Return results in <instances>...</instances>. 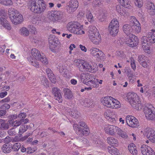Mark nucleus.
<instances>
[{"mask_svg":"<svg viewBox=\"0 0 155 155\" xmlns=\"http://www.w3.org/2000/svg\"><path fill=\"white\" fill-rule=\"evenodd\" d=\"M41 81L42 84L45 87L48 86L49 85L48 81L45 76H43L41 78Z\"/></svg>","mask_w":155,"mask_h":155,"instance_id":"ea45409f","label":"nucleus"},{"mask_svg":"<svg viewBox=\"0 0 155 155\" xmlns=\"http://www.w3.org/2000/svg\"><path fill=\"white\" fill-rule=\"evenodd\" d=\"M90 51L91 55L98 58H101L104 55V53L101 50L96 48H91Z\"/></svg>","mask_w":155,"mask_h":155,"instance_id":"dca6fc26","label":"nucleus"},{"mask_svg":"<svg viewBox=\"0 0 155 155\" xmlns=\"http://www.w3.org/2000/svg\"><path fill=\"white\" fill-rule=\"evenodd\" d=\"M63 91L66 99H70L72 98L73 95L71 91L68 88H64Z\"/></svg>","mask_w":155,"mask_h":155,"instance_id":"4be33fe9","label":"nucleus"},{"mask_svg":"<svg viewBox=\"0 0 155 155\" xmlns=\"http://www.w3.org/2000/svg\"><path fill=\"white\" fill-rule=\"evenodd\" d=\"M0 23L6 29L9 30L11 27L7 20L5 18L2 17L0 18Z\"/></svg>","mask_w":155,"mask_h":155,"instance_id":"412c9836","label":"nucleus"},{"mask_svg":"<svg viewBox=\"0 0 155 155\" xmlns=\"http://www.w3.org/2000/svg\"><path fill=\"white\" fill-rule=\"evenodd\" d=\"M31 54L27 58L28 61L32 65L36 68H39V64L37 60H39L41 56L40 51L36 48H33L31 51Z\"/></svg>","mask_w":155,"mask_h":155,"instance_id":"7ed1b4c3","label":"nucleus"},{"mask_svg":"<svg viewBox=\"0 0 155 155\" xmlns=\"http://www.w3.org/2000/svg\"><path fill=\"white\" fill-rule=\"evenodd\" d=\"M141 150L143 155H149L154 151L150 147L144 144L141 147Z\"/></svg>","mask_w":155,"mask_h":155,"instance_id":"6ab92c4d","label":"nucleus"},{"mask_svg":"<svg viewBox=\"0 0 155 155\" xmlns=\"http://www.w3.org/2000/svg\"><path fill=\"white\" fill-rule=\"evenodd\" d=\"M108 132L111 135L114 134V130L115 129V127H116L113 125H108Z\"/></svg>","mask_w":155,"mask_h":155,"instance_id":"c03bdc74","label":"nucleus"},{"mask_svg":"<svg viewBox=\"0 0 155 155\" xmlns=\"http://www.w3.org/2000/svg\"><path fill=\"white\" fill-rule=\"evenodd\" d=\"M18 116L17 114H14L12 115H10L8 116V117L11 119L10 120H14V119H15L17 118Z\"/></svg>","mask_w":155,"mask_h":155,"instance_id":"0e129e2a","label":"nucleus"},{"mask_svg":"<svg viewBox=\"0 0 155 155\" xmlns=\"http://www.w3.org/2000/svg\"><path fill=\"white\" fill-rule=\"evenodd\" d=\"M69 113L71 116L73 117L78 118L80 116V113L77 110H73L72 111H69Z\"/></svg>","mask_w":155,"mask_h":155,"instance_id":"4c0bfd02","label":"nucleus"},{"mask_svg":"<svg viewBox=\"0 0 155 155\" xmlns=\"http://www.w3.org/2000/svg\"><path fill=\"white\" fill-rule=\"evenodd\" d=\"M101 101L102 104L104 106H106L107 103V98L106 97H102L101 99Z\"/></svg>","mask_w":155,"mask_h":155,"instance_id":"69168bd1","label":"nucleus"},{"mask_svg":"<svg viewBox=\"0 0 155 155\" xmlns=\"http://www.w3.org/2000/svg\"><path fill=\"white\" fill-rule=\"evenodd\" d=\"M21 144L20 143H16L14 144L13 146H12V149H13L14 151H17L21 148Z\"/></svg>","mask_w":155,"mask_h":155,"instance_id":"49530a36","label":"nucleus"},{"mask_svg":"<svg viewBox=\"0 0 155 155\" xmlns=\"http://www.w3.org/2000/svg\"><path fill=\"white\" fill-rule=\"evenodd\" d=\"M73 127L76 130L77 134L80 136H83L85 134H88L89 130L85 122L82 121L79 123L78 124H74Z\"/></svg>","mask_w":155,"mask_h":155,"instance_id":"0eeeda50","label":"nucleus"},{"mask_svg":"<svg viewBox=\"0 0 155 155\" xmlns=\"http://www.w3.org/2000/svg\"><path fill=\"white\" fill-rule=\"evenodd\" d=\"M126 121L127 124L131 127H137L139 126L138 120L133 116L128 115L126 117Z\"/></svg>","mask_w":155,"mask_h":155,"instance_id":"9d476101","label":"nucleus"},{"mask_svg":"<svg viewBox=\"0 0 155 155\" xmlns=\"http://www.w3.org/2000/svg\"><path fill=\"white\" fill-rule=\"evenodd\" d=\"M113 104L114 107H113V109L118 108L121 107V104L120 102L115 99Z\"/></svg>","mask_w":155,"mask_h":155,"instance_id":"603ef678","label":"nucleus"},{"mask_svg":"<svg viewBox=\"0 0 155 155\" xmlns=\"http://www.w3.org/2000/svg\"><path fill=\"white\" fill-rule=\"evenodd\" d=\"M142 48L144 51L148 54L150 53V49L147 43L142 42Z\"/></svg>","mask_w":155,"mask_h":155,"instance_id":"58836bf2","label":"nucleus"},{"mask_svg":"<svg viewBox=\"0 0 155 155\" xmlns=\"http://www.w3.org/2000/svg\"><path fill=\"white\" fill-rule=\"evenodd\" d=\"M126 41V43L130 47H133L138 44V40L137 37L133 34L128 35Z\"/></svg>","mask_w":155,"mask_h":155,"instance_id":"f8f14e48","label":"nucleus"},{"mask_svg":"<svg viewBox=\"0 0 155 155\" xmlns=\"http://www.w3.org/2000/svg\"><path fill=\"white\" fill-rule=\"evenodd\" d=\"M86 18L88 21L90 22L93 21H94L93 16L92 14L89 11H88L86 14Z\"/></svg>","mask_w":155,"mask_h":155,"instance_id":"09e8293b","label":"nucleus"},{"mask_svg":"<svg viewBox=\"0 0 155 155\" xmlns=\"http://www.w3.org/2000/svg\"><path fill=\"white\" fill-rule=\"evenodd\" d=\"M147 8L150 14L152 15L155 14V6L153 3H149L147 4Z\"/></svg>","mask_w":155,"mask_h":155,"instance_id":"b1692460","label":"nucleus"},{"mask_svg":"<svg viewBox=\"0 0 155 155\" xmlns=\"http://www.w3.org/2000/svg\"><path fill=\"white\" fill-rule=\"evenodd\" d=\"M127 98L130 105L136 110H138L142 108L140 101L136 94L129 93Z\"/></svg>","mask_w":155,"mask_h":155,"instance_id":"39448f33","label":"nucleus"},{"mask_svg":"<svg viewBox=\"0 0 155 155\" xmlns=\"http://www.w3.org/2000/svg\"><path fill=\"white\" fill-rule=\"evenodd\" d=\"M147 58L143 55H140L139 56L138 61L140 64L143 63V61L147 60L146 59Z\"/></svg>","mask_w":155,"mask_h":155,"instance_id":"6e6d98bb","label":"nucleus"},{"mask_svg":"<svg viewBox=\"0 0 155 155\" xmlns=\"http://www.w3.org/2000/svg\"><path fill=\"white\" fill-rule=\"evenodd\" d=\"M39 60L45 65H46L48 63L47 58L45 57H44L43 56H42L41 55Z\"/></svg>","mask_w":155,"mask_h":155,"instance_id":"5fc2aeb1","label":"nucleus"},{"mask_svg":"<svg viewBox=\"0 0 155 155\" xmlns=\"http://www.w3.org/2000/svg\"><path fill=\"white\" fill-rule=\"evenodd\" d=\"M124 7L128 9L131 7L130 0H117Z\"/></svg>","mask_w":155,"mask_h":155,"instance_id":"bb28decb","label":"nucleus"},{"mask_svg":"<svg viewBox=\"0 0 155 155\" xmlns=\"http://www.w3.org/2000/svg\"><path fill=\"white\" fill-rule=\"evenodd\" d=\"M127 76L129 78L130 80H131L133 78V77L134 76V72L133 71H128L127 72Z\"/></svg>","mask_w":155,"mask_h":155,"instance_id":"13d9d810","label":"nucleus"},{"mask_svg":"<svg viewBox=\"0 0 155 155\" xmlns=\"http://www.w3.org/2000/svg\"><path fill=\"white\" fill-rule=\"evenodd\" d=\"M130 65L132 68L133 70L135 69L136 66L135 63V61L132 58L131 59Z\"/></svg>","mask_w":155,"mask_h":155,"instance_id":"052dcab7","label":"nucleus"},{"mask_svg":"<svg viewBox=\"0 0 155 155\" xmlns=\"http://www.w3.org/2000/svg\"><path fill=\"white\" fill-rule=\"evenodd\" d=\"M115 128L116 132L120 137L124 139L127 138L128 136L126 132L122 130L118 127H116Z\"/></svg>","mask_w":155,"mask_h":155,"instance_id":"393cba45","label":"nucleus"},{"mask_svg":"<svg viewBox=\"0 0 155 155\" xmlns=\"http://www.w3.org/2000/svg\"><path fill=\"white\" fill-rule=\"evenodd\" d=\"M119 24L118 21L116 18L112 19L108 27L114 28L115 27L119 28Z\"/></svg>","mask_w":155,"mask_h":155,"instance_id":"473e14b6","label":"nucleus"},{"mask_svg":"<svg viewBox=\"0 0 155 155\" xmlns=\"http://www.w3.org/2000/svg\"><path fill=\"white\" fill-rule=\"evenodd\" d=\"M135 5L138 8L142 7L143 5V0H134Z\"/></svg>","mask_w":155,"mask_h":155,"instance_id":"3c124183","label":"nucleus"},{"mask_svg":"<svg viewBox=\"0 0 155 155\" xmlns=\"http://www.w3.org/2000/svg\"><path fill=\"white\" fill-rule=\"evenodd\" d=\"M47 75L49 80L51 81V82L53 83H55V82L56 81V79L54 74L53 73H51V74Z\"/></svg>","mask_w":155,"mask_h":155,"instance_id":"8fccbe9b","label":"nucleus"},{"mask_svg":"<svg viewBox=\"0 0 155 155\" xmlns=\"http://www.w3.org/2000/svg\"><path fill=\"white\" fill-rule=\"evenodd\" d=\"M49 15L50 18L54 21L58 20L61 18L60 12L57 11H51Z\"/></svg>","mask_w":155,"mask_h":155,"instance_id":"aec40b11","label":"nucleus"},{"mask_svg":"<svg viewBox=\"0 0 155 155\" xmlns=\"http://www.w3.org/2000/svg\"><path fill=\"white\" fill-rule=\"evenodd\" d=\"M21 120H16L15 121L13 120H8V122H9L11 125H12L13 127H17L21 124Z\"/></svg>","mask_w":155,"mask_h":155,"instance_id":"e433bc0d","label":"nucleus"},{"mask_svg":"<svg viewBox=\"0 0 155 155\" xmlns=\"http://www.w3.org/2000/svg\"><path fill=\"white\" fill-rule=\"evenodd\" d=\"M52 91L54 94L55 99L57 100L59 103H61L62 101V98L60 89L57 87H54L52 88Z\"/></svg>","mask_w":155,"mask_h":155,"instance_id":"f3484780","label":"nucleus"},{"mask_svg":"<svg viewBox=\"0 0 155 155\" xmlns=\"http://www.w3.org/2000/svg\"><path fill=\"white\" fill-rule=\"evenodd\" d=\"M66 9L68 13L70 14H72L77 9L66 5Z\"/></svg>","mask_w":155,"mask_h":155,"instance_id":"37998d69","label":"nucleus"},{"mask_svg":"<svg viewBox=\"0 0 155 155\" xmlns=\"http://www.w3.org/2000/svg\"><path fill=\"white\" fill-rule=\"evenodd\" d=\"M54 36L53 35H50L49 36L48 38V41L49 43L51 44H53V42H54Z\"/></svg>","mask_w":155,"mask_h":155,"instance_id":"338daca9","label":"nucleus"},{"mask_svg":"<svg viewBox=\"0 0 155 155\" xmlns=\"http://www.w3.org/2000/svg\"><path fill=\"white\" fill-rule=\"evenodd\" d=\"M115 99L110 96H107V107L113 109Z\"/></svg>","mask_w":155,"mask_h":155,"instance_id":"c85d7f7f","label":"nucleus"},{"mask_svg":"<svg viewBox=\"0 0 155 155\" xmlns=\"http://www.w3.org/2000/svg\"><path fill=\"white\" fill-rule=\"evenodd\" d=\"M107 141L109 144L112 146H117L119 143L118 140L113 137H109Z\"/></svg>","mask_w":155,"mask_h":155,"instance_id":"a878e982","label":"nucleus"},{"mask_svg":"<svg viewBox=\"0 0 155 155\" xmlns=\"http://www.w3.org/2000/svg\"><path fill=\"white\" fill-rule=\"evenodd\" d=\"M2 150L4 153H9L12 150V146L9 144H4L2 147Z\"/></svg>","mask_w":155,"mask_h":155,"instance_id":"cd10ccee","label":"nucleus"},{"mask_svg":"<svg viewBox=\"0 0 155 155\" xmlns=\"http://www.w3.org/2000/svg\"><path fill=\"white\" fill-rule=\"evenodd\" d=\"M119 28L115 27L114 28L108 27L110 35L112 36H115L118 32Z\"/></svg>","mask_w":155,"mask_h":155,"instance_id":"7c9ffc66","label":"nucleus"},{"mask_svg":"<svg viewBox=\"0 0 155 155\" xmlns=\"http://www.w3.org/2000/svg\"><path fill=\"white\" fill-rule=\"evenodd\" d=\"M147 60L143 61V63H140V64L143 67L147 68L148 67L150 64L149 61L148 60V59H146Z\"/></svg>","mask_w":155,"mask_h":155,"instance_id":"864d4df0","label":"nucleus"},{"mask_svg":"<svg viewBox=\"0 0 155 155\" xmlns=\"http://www.w3.org/2000/svg\"><path fill=\"white\" fill-rule=\"evenodd\" d=\"M88 33V36L91 41L96 45L98 44L101 40V36L96 27L91 26Z\"/></svg>","mask_w":155,"mask_h":155,"instance_id":"423d86ee","label":"nucleus"},{"mask_svg":"<svg viewBox=\"0 0 155 155\" xmlns=\"http://www.w3.org/2000/svg\"><path fill=\"white\" fill-rule=\"evenodd\" d=\"M8 12L9 18L13 23L17 25L22 21L23 20L22 15L14 8H9Z\"/></svg>","mask_w":155,"mask_h":155,"instance_id":"20e7f679","label":"nucleus"},{"mask_svg":"<svg viewBox=\"0 0 155 155\" xmlns=\"http://www.w3.org/2000/svg\"><path fill=\"white\" fill-rule=\"evenodd\" d=\"M108 150L112 155H120V153L118 150L114 147H108Z\"/></svg>","mask_w":155,"mask_h":155,"instance_id":"c756f323","label":"nucleus"},{"mask_svg":"<svg viewBox=\"0 0 155 155\" xmlns=\"http://www.w3.org/2000/svg\"><path fill=\"white\" fill-rule=\"evenodd\" d=\"M141 40L142 42L152 45L155 43V34L152 32H148L146 36L142 37Z\"/></svg>","mask_w":155,"mask_h":155,"instance_id":"1a4fd4ad","label":"nucleus"},{"mask_svg":"<svg viewBox=\"0 0 155 155\" xmlns=\"http://www.w3.org/2000/svg\"><path fill=\"white\" fill-rule=\"evenodd\" d=\"M130 20V22L132 25L134 26V27H135V29L137 31H141V28L140 26V24L134 16H131Z\"/></svg>","mask_w":155,"mask_h":155,"instance_id":"a211bd4d","label":"nucleus"},{"mask_svg":"<svg viewBox=\"0 0 155 155\" xmlns=\"http://www.w3.org/2000/svg\"><path fill=\"white\" fill-rule=\"evenodd\" d=\"M81 104L85 107H88L91 105V103L90 100L88 99H85L82 102Z\"/></svg>","mask_w":155,"mask_h":155,"instance_id":"a18cd8bd","label":"nucleus"},{"mask_svg":"<svg viewBox=\"0 0 155 155\" xmlns=\"http://www.w3.org/2000/svg\"><path fill=\"white\" fill-rule=\"evenodd\" d=\"M8 133L10 135L13 136L15 134L16 132L14 128H12L8 130Z\"/></svg>","mask_w":155,"mask_h":155,"instance_id":"680f3d73","label":"nucleus"},{"mask_svg":"<svg viewBox=\"0 0 155 155\" xmlns=\"http://www.w3.org/2000/svg\"><path fill=\"white\" fill-rule=\"evenodd\" d=\"M46 7V4L43 0H32L30 5V10L38 14L44 12Z\"/></svg>","mask_w":155,"mask_h":155,"instance_id":"f03ea898","label":"nucleus"},{"mask_svg":"<svg viewBox=\"0 0 155 155\" xmlns=\"http://www.w3.org/2000/svg\"><path fill=\"white\" fill-rule=\"evenodd\" d=\"M28 126L27 125H21L19 129V133H23L25 132L28 129Z\"/></svg>","mask_w":155,"mask_h":155,"instance_id":"de8ad7c7","label":"nucleus"},{"mask_svg":"<svg viewBox=\"0 0 155 155\" xmlns=\"http://www.w3.org/2000/svg\"><path fill=\"white\" fill-rule=\"evenodd\" d=\"M0 128L3 130H6L8 129L11 124L8 121L6 122L5 120L0 119Z\"/></svg>","mask_w":155,"mask_h":155,"instance_id":"5701e85b","label":"nucleus"},{"mask_svg":"<svg viewBox=\"0 0 155 155\" xmlns=\"http://www.w3.org/2000/svg\"><path fill=\"white\" fill-rule=\"evenodd\" d=\"M135 27L132 25H130L129 24H125L124 25L123 27V29L124 32L127 36L132 34L133 33H139L140 31H137L135 29Z\"/></svg>","mask_w":155,"mask_h":155,"instance_id":"ddd939ff","label":"nucleus"},{"mask_svg":"<svg viewBox=\"0 0 155 155\" xmlns=\"http://www.w3.org/2000/svg\"><path fill=\"white\" fill-rule=\"evenodd\" d=\"M28 28H29L31 32L32 33L35 34L36 33V28L33 25H29Z\"/></svg>","mask_w":155,"mask_h":155,"instance_id":"bf43d9fd","label":"nucleus"},{"mask_svg":"<svg viewBox=\"0 0 155 155\" xmlns=\"http://www.w3.org/2000/svg\"><path fill=\"white\" fill-rule=\"evenodd\" d=\"M74 63L79 71L82 72L88 71L94 73L97 70L96 65H91L88 63L82 60L78 59L74 61Z\"/></svg>","mask_w":155,"mask_h":155,"instance_id":"f257e3e1","label":"nucleus"},{"mask_svg":"<svg viewBox=\"0 0 155 155\" xmlns=\"http://www.w3.org/2000/svg\"><path fill=\"white\" fill-rule=\"evenodd\" d=\"M26 116V114L25 113H20L18 116L19 118L23 119L25 118Z\"/></svg>","mask_w":155,"mask_h":155,"instance_id":"e2e57ef3","label":"nucleus"},{"mask_svg":"<svg viewBox=\"0 0 155 155\" xmlns=\"http://www.w3.org/2000/svg\"><path fill=\"white\" fill-rule=\"evenodd\" d=\"M143 111L145 117L147 119L152 120L155 118V108L152 105L145 106Z\"/></svg>","mask_w":155,"mask_h":155,"instance_id":"6e6552de","label":"nucleus"},{"mask_svg":"<svg viewBox=\"0 0 155 155\" xmlns=\"http://www.w3.org/2000/svg\"><path fill=\"white\" fill-rule=\"evenodd\" d=\"M115 116L114 114V113H112V114H111V115H109L108 116H107V120L109 122L115 123L116 122V119L115 118Z\"/></svg>","mask_w":155,"mask_h":155,"instance_id":"79ce46f5","label":"nucleus"},{"mask_svg":"<svg viewBox=\"0 0 155 155\" xmlns=\"http://www.w3.org/2000/svg\"><path fill=\"white\" fill-rule=\"evenodd\" d=\"M0 3L5 6L11 5L13 4L11 0H0Z\"/></svg>","mask_w":155,"mask_h":155,"instance_id":"a19ab883","label":"nucleus"},{"mask_svg":"<svg viewBox=\"0 0 155 155\" xmlns=\"http://www.w3.org/2000/svg\"><path fill=\"white\" fill-rule=\"evenodd\" d=\"M116 9L117 12L121 15L126 16L127 15V13L124 11L119 5L116 6Z\"/></svg>","mask_w":155,"mask_h":155,"instance_id":"f704fd0d","label":"nucleus"},{"mask_svg":"<svg viewBox=\"0 0 155 155\" xmlns=\"http://www.w3.org/2000/svg\"><path fill=\"white\" fill-rule=\"evenodd\" d=\"M145 134L150 141L153 143H155V131L153 129L147 128L145 130Z\"/></svg>","mask_w":155,"mask_h":155,"instance_id":"4468645a","label":"nucleus"},{"mask_svg":"<svg viewBox=\"0 0 155 155\" xmlns=\"http://www.w3.org/2000/svg\"><path fill=\"white\" fill-rule=\"evenodd\" d=\"M66 5L77 9L78 6V3L77 0H71L67 3Z\"/></svg>","mask_w":155,"mask_h":155,"instance_id":"2f4dec72","label":"nucleus"},{"mask_svg":"<svg viewBox=\"0 0 155 155\" xmlns=\"http://www.w3.org/2000/svg\"><path fill=\"white\" fill-rule=\"evenodd\" d=\"M80 24L77 22H71L68 23L67 26V29L71 33L76 34L79 29Z\"/></svg>","mask_w":155,"mask_h":155,"instance_id":"9b49d317","label":"nucleus"},{"mask_svg":"<svg viewBox=\"0 0 155 155\" xmlns=\"http://www.w3.org/2000/svg\"><path fill=\"white\" fill-rule=\"evenodd\" d=\"M20 34L24 36H28L29 35V32L28 30L25 27H22L19 30Z\"/></svg>","mask_w":155,"mask_h":155,"instance_id":"72a5a7b5","label":"nucleus"},{"mask_svg":"<svg viewBox=\"0 0 155 155\" xmlns=\"http://www.w3.org/2000/svg\"><path fill=\"white\" fill-rule=\"evenodd\" d=\"M128 149L130 152L133 155H136L137 153V151L136 147H134V148H131Z\"/></svg>","mask_w":155,"mask_h":155,"instance_id":"4d7b16f0","label":"nucleus"},{"mask_svg":"<svg viewBox=\"0 0 155 155\" xmlns=\"http://www.w3.org/2000/svg\"><path fill=\"white\" fill-rule=\"evenodd\" d=\"M93 76L88 73H82L80 77L81 81L85 84H89V81L93 80Z\"/></svg>","mask_w":155,"mask_h":155,"instance_id":"2eb2a0df","label":"nucleus"},{"mask_svg":"<svg viewBox=\"0 0 155 155\" xmlns=\"http://www.w3.org/2000/svg\"><path fill=\"white\" fill-rule=\"evenodd\" d=\"M98 79H95L94 77L93 80L89 81V84L91 87H97L99 86Z\"/></svg>","mask_w":155,"mask_h":155,"instance_id":"c9c22d12","label":"nucleus"},{"mask_svg":"<svg viewBox=\"0 0 155 155\" xmlns=\"http://www.w3.org/2000/svg\"><path fill=\"white\" fill-rule=\"evenodd\" d=\"M27 153L29 154L33 153L35 151V150L33 149V148L31 147H28L27 148Z\"/></svg>","mask_w":155,"mask_h":155,"instance_id":"774afa93","label":"nucleus"}]
</instances>
